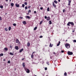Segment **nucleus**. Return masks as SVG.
Masks as SVG:
<instances>
[{"label":"nucleus","instance_id":"nucleus-1","mask_svg":"<svg viewBox=\"0 0 76 76\" xmlns=\"http://www.w3.org/2000/svg\"><path fill=\"white\" fill-rule=\"evenodd\" d=\"M70 25H71L72 26H73V25H74V23L73 22H69L67 24V25L68 26H70Z\"/></svg>","mask_w":76,"mask_h":76},{"label":"nucleus","instance_id":"nucleus-2","mask_svg":"<svg viewBox=\"0 0 76 76\" xmlns=\"http://www.w3.org/2000/svg\"><path fill=\"white\" fill-rule=\"evenodd\" d=\"M65 46L66 48H69L70 47V44L69 43H67L65 45Z\"/></svg>","mask_w":76,"mask_h":76},{"label":"nucleus","instance_id":"nucleus-3","mask_svg":"<svg viewBox=\"0 0 76 76\" xmlns=\"http://www.w3.org/2000/svg\"><path fill=\"white\" fill-rule=\"evenodd\" d=\"M25 70L26 72V73H29L30 71H29V69L26 68H25Z\"/></svg>","mask_w":76,"mask_h":76},{"label":"nucleus","instance_id":"nucleus-4","mask_svg":"<svg viewBox=\"0 0 76 76\" xmlns=\"http://www.w3.org/2000/svg\"><path fill=\"white\" fill-rule=\"evenodd\" d=\"M67 54L68 55H73V52H70V51H68L67 52Z\"/></svg>","mask_w":76,"mask_h":76},{"label":"nucleus","instance_id":"nucleus-5","mask_svg":"<svg viewBox=\"0 0 76 76\" xmlns=\"http://www.w3.org/2000/svg\"><path fill=\"white\" fill-rule=\"evenodd\" d=\"M53 6L55 8H56V5H55V4H54V3L53 2Z\"/></svg>","mask_w":76,"mask_h":76},{"label":"nucleus","instance_id":"nucleus-6","mask_svg":"<svg viewBox=\"0 0 76 76\" xmlns=\"http://www.w3.org/2000/svg\"><path fill=\"white\" fill-rule=\"evenodd\" d=\"M15 48L16 50H19V48L18 46H15Z\"/></svg>","mask_w":76,"mask_h":76},{"label":"nucleus","instance_id":"nucleus-7","mask_svg":"<svg viewBox=\"0 0 76 76\" xmlns=\"http://www.w3.org/2000/svg\"><path fill=\"white\" fill-rule=\"evenodd\" d=\"M16 43H18L19 44L20 43V42H19V40L18 39H16Z\"/></svg>","mask_w":76,"mask_h":76},{"label":"nucleus","instance_id":"nucleus-8","mask_svg":"<svg viewBox=\"0 0 76 76\" xmlns=\"http://www.w3.org/2000/svg\"><path fill=\"white\" fill-rule=\"evenodd\" d=\"M15 6L17 7H19V5L18 4H15Z\"/></svg>","mask_w":76,"mask_h":76},{"label":"nucleus","instance_id":"nucleus-9","mask_svg":"<svg viewBox=\"0 0 76 76\" xmlns=\"http://www.w3.org/2000/svg\"><path fill=\"white\" fill-rule=\"evenodd\" d=\"M31 45V44L29 42H28L27 44V45L28 47H29Z\"/></svg>","mask_w":76,"mask_h":76},{"label":"nucleus","instance_id":"nucleus-10","mask_svg":"<svg viewBox=\"0 0 76 76\" xmlns=\"http://www.w3.org/2000/svg\"><path fill=\"white\" fill-rule=\"evenodd\" d=\"M47 20L48 21L50 20V18L49 17H48V18H47Z\"/></svg>","mask_w":76,"mask_h":76},{"label":"nucleus","instance_id":"nucleus-11","mask_svg":"<svg viewBox=\"0 0 76 76\" xmlns=\"http://www.w3.org/2000/svg\"><path fill=\"white\" fill-rule=\"evenodd\" d=\"M23 23L24 25H25V24H26V21H24L23 22Z\"/></svg>","mask_w":76,"mask_h":76},{"label":"nucleus","instance_id":"nucleus-12","mask_svg":"<svg viewBox=\"0 0 76 76\" xmlns=\"http://www.w3.org/2000/svg\"><path fill=\"white\" fill-rule=\"evenodd\" d=\"M23 67L25 66V63L24 62H23Z\"/></svg>","mask_w":76,"mask_h":76},{"label":"nucleus","instance_id":"nucleus-13","mask_svg":"<svg viewBox=\"0 0 76 76\" xmlns=\"http://www.w3.org/2000/svg\"><path fill=\"white\" fill-rule=\"evenodd\" d=\"M23 49H21L20 50V53H22V52L23 51Z\"/></svg>","mask_w":76,"mask_h":76},{"label":"nucleus","instance_id":"nucleus-14","mask_svg":"<svg viewBox=\"0 0 76 76\" xmlns=\"http://www.w3.org/2000/svg\"><path fill=\"white\" fill-rule=\"evenodd\" d=\"M4 50L5 51H7L8 50V49L7 48H4Z\"/></svg>","mask_w":76,"mask_h":76},{"label":"nucleus","instance_id":"nucleus-15","mask_svg":"<svg viewBox=\"0 0 76 76\" xmlns=\"http://www.w3.org/2000/svg\"><path fill=\"white\" fill-rule=\"evenodd\" d=\"M31 57L32 58H34V54H32L31 56Z\"/></svg>","mask_w":76,"mask_h":76},{"label":"nucleus","instance_id":"nucleus-16","mask_svg":"<svg viewBox=\"0 0 76 76\" xmlns=\"http://www.w3.org/2000/svg\"><path fill=\"white\" fill-rule=\"evenodd\" d=\"M11 6H12V7H13L14 6V4L13 3H11Z\"/></svg>","mask_w":76,"mask_h":76},{"label":"nucleus","instance_id":"nucleus-17","mask_svg":"<svg viewBox=\"0 0 76 76\" xmlns=\"http://www.w3.org/2000/svg\"><path fill=\"white\" fill-rule=\"evenodd\" d=\"M10 54L11 56H13L14 55V54H13V53H12L11 52L10 53Z\"/></svg>","mask_w":76,"mask_h":76},{"label":"nucleus","instance_id":"nucleus-18","mask_svg":"<svg viewBox=\"0 0 76 76\" xmlns=\"http://www.w3.org/2000/svg\"><path fill=\"white\" fill-rule=\"evenodd\" d=\"M60 42L59 41L58 43L57 44V46H59V45H60Z\"/></svg>","mask_w":76,"mask_h":76},{"label":"nucleus","instance_id":"nucleus-19","mask_svg":"<svg viewBox=\"0 0 76 76\" xmlns=\"http://www.w3.org/2000/svg\"><path fill=\"white\" fill-rule=\"evenodd\" d=\"M37 29V27H35L34 29V30L35 31V30H36Z\"/></svg>","mask_w":76,"mask_h":76},{"label":"nucleus","instance_id":"nucleus-20","mask_svg":"<svg viewBox=\"0 0 76 76\" xmlns=\"http://www.w3.org/2000/svg\"><path fill=\"white\" fill-rule=\"evenodd\" d=\"M12 25L14 26H16V23H13Z\"/></svg>","mask_w":76,"mask_h":76},{"label":"nucleus","instance_id":"nucleus-21","mask_svg":"<svg viewBox=\"0 0 76 76\" xmlns=\"http://www.w3.org/2000/svg\"><path fill=\"white\" fill-rule=\"evenodd\" d=\"M3 56V53H1L0 54V57H1Z\"/></svg>","mask_w":76,"mask_h":76},{"label":"nucleus","instance_id":"nucleus-22","mask_svg":"<svg viewBox=\"0 0 76 76\" xmlns=\"http://www.w3.org/2000/svg\"><path fill=\"white\" fill-rule=\"evenodd\" d=\"M8 29H9V31H10V30H11V27L10 26L9 27Z\"/></svg>","mask_w":76,"mask_h":76},{"label":"nucleus","instance_id":"nucleus-23","mask_svg":"<svg viewBox=\"0 0 76 76\" xmlns=\"http://www.w3.org/2000/svg\"><path fill=\"white\" fill-rule=\"evenodd\" d=\"M47 10L48 12H49V11H50V8H49V7H48L47 8Z\"/></svg>","mask_w":76,"mask_h":76},{"label":"nucleus","instance_id":"nucleus-24","mask_svg":"<svg viewBox=\"0 0 76 76\" xmlns=\"http://www.w3.org/2000/svg\"><path fill=\"white\" fill-rule=\"evenodd\" d=\"M24 4H25V5H27L28 4V3H27V2H24Z\"/></svg>","mask_w":76,"mask_h":76},{"label":"nucleus","instance_id":"nucleus-25","mask_svg":"<svg viewBox=\"0 0 76 76\" xmlns=\"http://www.w3.org/2000/svg\"><path fill=\"white\" fill-rule=\"evenodd\" d=\"M5 30L6 31H8V29L7 28H5Z\"/></svg>","mask_w":76,"mask_h":76},{"label":"nucleus","instance_id":"nucleus-26","mask_svg":"<svg viewBox=\"0 0 76 76\" xmlns=\"http://www.w3.org/2000/svg\"><path fill=\"white\" fill-rule=\"evenodd\" d=\"M0 7L1 8V9H2V8H3V5H0Z\"/></svg>","mask_w":76,"mask_h":76},{"label":"nucleus","instance_id":"nucleus-27","mask_svg":"<svg viewBox=\"0 0 76 76\" xmlns=\"http://www.w3.org/2000/svg\"><path fill=\"white\" fill-rule=\"evenodd\" d=\"M43 22V21H41L40 23V25H41L42 24V23Z\"/></svg>","mask_w":76,"mask_h":76},{"label":"nucleus","instance_id":"nucleus-28","mask_svg":"<svg viewBox=\"0 0 76 76\" xmlns=\"http://www.w3.org/2000/svg\"><path fill=\"white\" fill-rule=\"evenodd\" d=\"M26 17L27 18H28V19H30L31 18L29 17V16H26Z\"/></svg>","mask_w":76,"mask_h":76},{"label":"nucleus","instance_id":"nucleus-29","mask_svg":"<svg viewBox=\"0 0 76 76\" xmlns=\"http://www.w3.org/2000/svg\"><path fill=\"white\" fill-rule=\"evenodd\" d=\"M64 76H67V73L66 72H65V73H64Z\"/></svg>","mask_w":76,"mask_h":76},{"label":"nucleus","instance_id":"nucleus-30","mask_svg":"<svg viewBox=\"0 0 76 76\" xmlns=\"http://www.w3.org/2000/svg\"><path fill=\"white\" fill-rule=\"evenodd\" d=\"M49 24L50 25H51L52 23L51 22V21H49Z\"/></svg>","mask_w":76,"mask_h":76},{"label":"nucleus","instance_id":"nucleus-31","mask_svg":"<svg viewBox=\"0 0 76 76\" xmlns=\"http://www.w3.org/2000/svg\"><path fill=\"white\" fill-rule=\"evenodd\" d=\"M54 2L57 4V1L55 0L54 1Z\"/></svg>","mask_w":76,"mask_h":76},{"label":"nucleus","instance_id":"nucleus-32","mask_svg":"<svg viewBox=\"0 0 76 76\" xmlns=\"http://www.w3.org/2000/svg\"><path fill=\"white\" fill-rule=\"evenodd\" d=\"M49 46L50 47H53V45H51V43H50Z\"/></svg>","mask_w":76,"mask_h":76},{"label":"nucleus","instance_id":"nucleus-33","mask_svg":"<svg viewBox=\"0 0 76 76\" xmlns=\"http://www.w3.org/2000/svg\"><path fill=\"white\" fill-rule=\"evenodd\" d=\"M7 63H8L9 64H10V61H8Z\"/></svg>","mask_w":76,"mask_h":76},{"label":"nucleus","instance_id":"nucleus-34","mask_svg":"<svg viewBox=\"0 0 76 76\" xmlns=\"http://www.w3.org/2000/svg\"><path fill=\"white\" fill-rule=\"evenodd\" d=\"M73 42H76V40H74Z\"/></svg>","mask_w":76,"mask_h":76},{"label":"nucleus","instance_id":"nucleus-35","mask_svg":"<svg viewBox=\"0 0 76 76\" xmlns=\"http://www.w3.org/2000/svg\"><path fill=\"white\" fill-rule=\"evenodd\" d=\"M22 6L23 7H25V4H23L22 5Z\"/></svg>","mask_w":76,"mask_h":76},{"label":"nucleus","instance_id":"nucleus-36","mask_svg":"<svg viewBox=\"0 0 76 76\" xmlns=\"http://www.w3.org/2000/svg\"><path fill=\"white\" fill-rule=\"evenodd\" d=\"M28 13H31V10H29L28 11Z\"/></svg>","mask_w":76,"mask_h":76},{"label":"nucleus","instance_id":"nucleus-37","mask_svg":"<svg viewBox=\"0 0 76 76\" xmlns=\"http://www.w3.org/2000/svg\"><path fill=\"white\" fill-rule=\"evenodd\" d=\"M63 12L64 13V12H65V9H64L63 10Z\"/></svg>","mask_w":76,"mask_h":76},{"label":"nucleus","instance_id":"nucleus-38","mask_svg":"<svg viewBox=\"0 0 76 76\" xmlns=\"http://www.w3.org/2000/svg\"><path fill=\"white\" fill-rule=\"evenodd\" d=\"M40 10H42L43 9V7H41L40 8Z\"/></svg>","mask_w":76,"mask_h":76},{"label":"nucleus","instance_id":"nucleus-39","mask_svg":"<svg viewBox=\"0 0 76 76\" xmlns=\"http://www.w3.org/2000/svg\"><path fill=\"white\" fill-rule=\"evenodd\" d=\"M0 20H2V19L1 18V17H0Z\"/></svg>","mask_w":76,"mask_h":76},{"label":"nucleus","instance_id":"nucleus-40","mask_svg":"<svg viewBox=\"0 0 76 76\" xmlns=\"http://www.w3.org/2000/svg\"><path fill=\"white\" fill-rule=\"evenodd\" d=\"M25 9H28V7H25Z\"/></svg>","mask_w":76,"mask_h":76},{"label":"nucleus","instance_id":"nucleus-41","mask_svg":"<svg viewBox=\"0 0 76 76\" xmlns=\"http://www.w3.org/2000/svg\"><path fill=\"white\" fill-rule=\"evenodd\" d=\"M71 3V1H69L68 3Z\"/></svg>","mask_w":76,"mask_h":76},{"label":"nucleus","instance_id":"nucleus-42","mask_svg":"<svg viewBox=\"0 0 76 76\" xmlns=\"http://www.w3.org/2000/svg\"><path fill=\"white\" fill-rule=\"evenodd\" d=\"M46 63H47V64H48V65H49V64H50V63H48V62H47Z\"/></svg>","mask_w":76,"mask_h":76},{"label":"nucleus","instance_id":"nucleus-43","mask_svg":"<svg viewBox=\"0 0 76 76\" xmlns=\"http://www.w3.org/2000/svg\"><path fill=\"white\" fill-rule=\"evenodd\" d=\"M10 48H12V46L10 45Z\"/></svg>","mask_w":76,"mask_h":76},{"label":"nucleus","instance_id":"nucleus-44","mask_svg":"<svg viewBox=\"0 0 76 76\" xmlns=\"http://www.w3.org/2000/svg\"><path fill=\"white\" fill-rule=\"evenodd\" d=\"M45 19H47V16H45Z\"/></svg>","mask_w":76,"mask_h":76},{"label":"nucleus","instance_id":"nucleus-45","mask_svg":"<svg viewBox=\"0 0 76 76\" xmlns=\"http://www.w3.org/2000/svg\"><path fill=\"white\" fill-rule=\"evenodd\" d=\"M68 6H70V3H68Z\"/></svg>","mask_w":76,"mask_h":76},{"label":"nucleus","instance_id":"nucleus-46","mask_svg":"<svg viewBox=\"0 0 76 76\" xmlns=\"http://www.w3.org/2000/svg\"><path fill=\"white\" fill-rule=\"evenodd\" d=\"M42 37H43L42 36H41L39 38H42Z\"/></svg>","mask_w":76,"mask_h":76},{"label":"nucleus","instance_id":"nucleus-47","mask_svg":"<svg viewBox=\"0 0 76 76\" xmlns=\"http://www.w3.org/2000/svg\"><path fill=\"white\" fill-rule=\"evenodd\" d=\"M47 70V68H45V70Z\"/></svg>","mask_w":76,"mask_h":76},{"label":"nucleus","instance_id":"nucleus-48","mask_svg":"<svg viewBox=\"0 0 76 76\" xmlns=\"http://www.w3.org/2000/svg\"><path fill=\"white\" fill-rule=\"evenodd\" d=\"M31 7V6H28V9H29V8H30V7Z\"/></svg>","mask_w":76,"mask_h":76},{"label":"nucleus","instance_id":"nucleus-49","mask_svg":"<svg viewBox=\"0 0 76 76\" xmlns=\"http://www.w3.org/2000/svg\"><path fill=\"white\" fill-rule=\"evenodd\" d=\"M34 13H37V12H36V11H34Z\"/></svg>","mask_w":76,"mask_h":76},{"label":"nucleus","instance_id":"nucleus-50","mask_svg":"<svg viewBox=\"0 0 76 76\" xmlns=\"http://www.w3.org/2000/svg\"><path fill=\"white\" fill-rule=\"evenodd\" d=\"M20 19H23V17H20Z\"/></svg>","mask_w":76,"mask_h":76},{"label":"nucleus","instance_id":"nucleus-51","mask_svg":"<svg viewBox=\"0 0 76 76\" xmlns=\"http://www.w3.org/2000/svg\"><path fill=\"white\" fill-rule=\"evenodd\" d=\"M61 53H64V51L63 50H61Z\"/></svg>","mask_w":76,"mask_h":76},{"label":"nucleus","instance_id":"nucleus-52","mask_svg":"<svg viewBox=\"0 0 76 76\" xmlns=\"http://www.w3.org/2000/svg\"><path fill=\"white\" fill-rule=\"evenodd\" d=\"M53 54H56V53L55 52H53Z\"/></svg>","mask_w":76,"mask_h":76},{"label":"nucleus","instance_id":"nucleus-53","mask_svg":"<svg viewBox=\"0 0 76 76\" xmlns=\"http://www.w3.org/2000/svg\"><path fill=\"white\" fill-rule=\"evenodd\" d=\"M24 59H25V58H23L22 59V61L24 60Z\"/></svg>","mask_w":76,"mask_h":76},{"label":"nucleus","instance_id":"nucleus-54","mask_svg":"<svg viewBox=\"0 0 76 76\" xmlns=\"http://www.w3.org/2000/svg\"><path fill=\"white\" fill-rule=\"evenodd\" d=\"M58 2H60V0H58Z\"/></svg>","mask_w":76,"mask_h":76},{"label":"nucleus","instance_id":"nucleus-55","mask_svg":"<svg viewBox=\"0 0 76 76\" xmlns=\"http://www.w3.org/2000/svg\"><path fill=\"white\" fill-rule=\"evenodd\" d=\"M34 53H35V52H33L32 54H34Z\"/></svg>","mask_w":76,"mask_h":76},{"label":"nucleus","instance_id":"nucleus-56","mask_svg":"<svg viewBox=\"0 0 76 76\" xmlns=\"http://www.w3.org/2000/svg\"><path fill=\"white\" fill-rule=\"evenodd\" d=\"M3 61H6V60H5V59H4V60H3Z\"/></svg>","mask_w":76,"mask_h":76},{"label":"nucleus","instance_id":"nucleus-57","mask_svg":"<svg viewBox=\"0 0 76 76\" xmlns=\"http://www.w3.org/2000/svg\"><path fill=\"white\" fill-rule=\"evenodd\" d=\"M6 1H8V0H5Z\"/></svg>","mask_w":76,"mask_h":76},{"label":"nucleus","instance_id":"nucleus-58","mask_svg":"<svg viewBox=\"0 0 76 76\" xmlns=\"http://www.w3.org/2000/svg\"><path fill=\"white\" fill-rule=\"evenodd\" d=\"M72 32H75V31H72Z\"/></svg>","mask_w":76,"mask_h":76},{"label":"nucleus","instance_id":"nucleus-59","mask_svg":"<svg viewBox=\"0 0 76 76\" xmlns=\"http://www.w3.org/2000/svg\"><path fill=\"white\" fill-rule=\"evenodd\" d=\"M52 58V57H51V56H50V58Z\"/></svg>","mask_w":76,"mask_h":76},{"label":"nucleus","instance_id":"nucleus-60","mask_svg":"<svg viewBox=\"0 0 76 76\" xmlns=\"http://www.w3.org/2000/svg\"><path fill=\"white\" fill-rule=\"evenodd\" d=\"M41 6V5H40V4L39 5V6Z\"/></svg>","mask_w":76,"mask_h":76},{"label":"nucleus","instance_id":"nucleus-61","mask_svg":"<svg viewBox=\"0 0 76 76\" xmlns=\"http://www.w3.org/2000/svg\"><path fill=\"white\" fill-rule=\"evenodd\" d=\"M66 41H67V40H66Z\"/></svg>","mask_w":76,"mask_h":76},{"label":"nucleus","instance_id":"nucleus-62","mask_svg":"<svg viewBox=\"0 0 76 76\" xmlns=\"http://www.w3.org/2000/svg\"><path fill=\"white\" fill-rule=\"evenodd\" d=\"M10 1H11V0H10Z\"/></svg>","mask_w":76,"mask_h":76},{"label":"nucleus","instance_id":"nucleus-63","mask_svg":"<svg viewBox=\"0 0 76 76\" xmlns=\"http://www.w3.org/2000/svg\"><path fill=\"white\" fill-rule=\"evenodd\" d=\"M25 0V1H26L27 0Z\"/></svg>","mask_w":76,"mask_h":76},{"label":"nucleus","instance_id":"nucleus-64","mask_svg":"<svg viewBox=\"0 0 76 76\" xmlns=\"http://www.w3.org/2000/svg\"><path fill=\"white\" fill-rule=\"evenodd\" d=\"M35 76H37V75H35Z\"/></svg>","mask_w":76,"mask_h":76}]
</instances>
